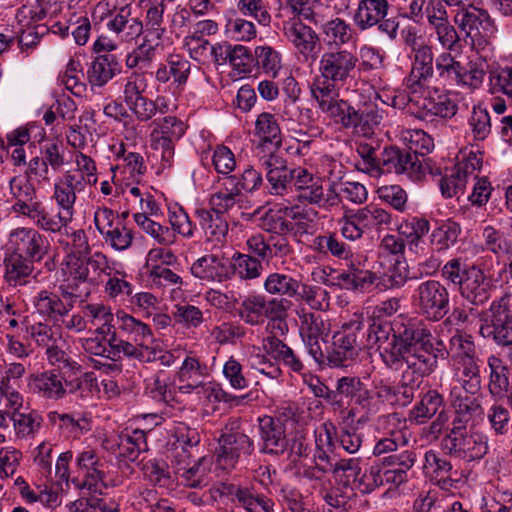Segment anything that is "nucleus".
Returning a JSON list of instances; mask_svg holds the SVG:
<instances>
[{"mask_svg": "<svg viewBox=\"0 0 512 512\" xmlns=\"http://www.w3.org/2000/svg\"><path fill=\"white\" fill-rule=\"evenodd\" d=\"M384 364L392 370H403L401 382L394 387L395 404L408 405L415 396L423 377L430 375L437 367V355L433 349L420 350L418 353L406 352L401 348L385 351Z\"/></svg>", "mask_w": 512, "mask_h": 512, "instance_id": "1", "label": "nucleus"}, {"mask_svg": "<svg viewBox=\"0 0 512 512\" xmlns=\"http://www.w3.org/2000/svg\"><path fill=\"white\" fill-rule=\"evenodd\" d=\"M367 338L369 343L378 345L382 360L386 350L401 348V351L418 353L420 350L434 348L430 329L423 321L416 319L396 323L395 327L389 322L373 320Z\"/></svg>", "mask_w": 512, "mask_h": 512, "instance_id": "2", "label": "nucleus"}, {"mask_svg": "<svg viewBox=\"0 0 512 512\" xmlns=\"http://www.w3.org/2000/svg\"><path fill=\"white\" fill-rule=\"evenodd\" d=\"M116 319L120 336L113 332L108 339L112 359L123 354L140 361L155 360L157 347L152 345L155 339L149 325L124 311H118Z\"/></svg>", "mask_w": 512, "mask_h": 512, "instance_id": "3", "label": "nucleus"}, {"mask_svg": "<svg viewBox=\"0 0 512 512\" xmlns=\"http://www.w3.org/2000/svg\"><path fill=\"white\" fill-rule=\"evenodd\" d=\"M442 277L458 287L460 296L474 306H483L496 289L493 281L477 265L453 258L442 268Z\"/></svg>", "mask_w": 512, "mask_h": 512, "instance_id": "4", "label": "nucleus"}, {"mask_svg": "<svg viewBox=\"0 0 512 512\" xmlns=\"http://www.w3.org/2000/svg\"><path fill=\"white\" fill-rule=\"evenodd\" d=\"M86 189L80 173L66 171L53 185L52 200L57 207V214L52 215L43 205L41 230L60 233L73 220L77 194Z\"/></svg>", "mask_w": 512, "mask_h": 512, "instance_id": "5", "label": "nucleus"}, {"mask_svg": "<svg viewBox=\"0 0 512 512\" xmlns=\"http://www.w3.org/2000/svg\"><path fill=\"white\" fill-rule=\"evenodd\" d=\"M238 418L229 419L221 430L219 447L215 452V464L223 471L234 469L254 451V441L241 429Z\"/></svg>", "mask_w": 512, "mask_h": 512, "instance_id": "6", "label": "nucleus"}, {"mask_svg": "<svg viewBox=\"0 0 512 512\" xmlns=\"http://www.w3.org/2000/svg\"><path fill=\"white\" fill-rule=\"evenodd\" d=\"M480 335L498 347L512 346V294H504L480 313Z\"/></svg>", "mask_w": 512, "mask_h": 512, "instance_id": "7", "label": "nucleus"}, {"mask_svg": "<svg viewBox=\"0 0 512 512\" xmlns=\"http://www.w3.org/2000/svg\"><path fill=\"white\" fill-rule=\"evenodd\" d=\"M295 191V198L298 202L309 204L325 211H329L341 203L337 181H331L325 187L322 178L304 167L297 173Z\"/></svg>", "mask_w": 512, "mask_h": 512, "instance_id": "8", "label": "nucleus"}, {"mask_svg": "<svg viewBox=\"0 0 512 512\" xmlns=\"http://www.w3.org/2000/svg\"><path fill=\"white\" fill-rule=\"evenodd\" d=\"M413 305L425 318L439 321L449 312L450 294L437 280L421 282L413 294Z\"/></svg>", "mask_w": 512, "mask_h": 512, "instance_id": "9", "label": "nucleus"}, {"mask_svg": "<svg viewBox=\"0 0 512 512\" xmlns=\"http://www.w3.org/2000/svg\"><path fill=\"white\" fill-rule=\"evenodd\" d=\"M283 35L303 62H315L321 53L319 34L300 18H291L283 23Z\"/></svg>", "mask_w": 512, "mask_h": 512, "instance_id": "10", "label": "nucleus"}, {"mask_svg": "<svg viewBox=\"0 0 512 512\" xmlns=\"http://www.w3.org/2000/svg\"><path fill=\"white\" fill-rule=\"evenodd\" d=\"M258 160L266 171L270 194L285 196L295 189L297 173L302 167L289 168L287 161L276 151L258 155Z\"/></svg>", "mask_w": 512, "mask_h": 512, "instance_id": "11", "label": "nucleus"}, {"mask_svg": "<svg viewBox=\"0 0 512 512\" xmlns=\"http://www.w3.org/2000/svg\"><path fill=\"white\" fill-rule=\"evenodd\" d=\"M357 63L358 57L355 52L334 47L320 54L318 71L322 78L343 85L353 79Z\"/></svg>", "mask_w": 512, "mask_h": 512, "instance_id": "12", "label": "nucleus"}, {"mask_svg": "<svg viewBox=\"0 0 512 512\" xmlns=\"http://www.w3.org/2000/svg\"><path fill=\"white\" fill-rule=\"evenodd\" d=\"M441 448L445 454L464 461L482 459L488 452V438L476 431H465L445 434L441 440Z\"/></svg>", "mask_w": 512, "mask_h": 512, "instance_id": "13", "label": "nucleus"}, {"mask_svg": "<svg viewBox=\"0 0 512 512\" xmlns=\"http://www.w3.org/2000/svg\"><path fill=\"white\" fill-rule=\"evenodd\" d=\"M363 327L359 317L344 324L342 330L333 335V342L325 360L330 367H346L358 354L357 332Z\"/></svg>", "mask_w": 512, "mask_h": 512, "instance_id": "14", "label": "nucleus"}, {"mask_svg": "<svg viewBox=\"0 0 512 512\" xmlns=\"http://www.w3.org/2000/svg\"><path fill=\"white\" fill-rule=\"evenodd\" d=\"M10 191L15 198L12 211L29 218L39 229L43 216V203L38 200L36 189L27 177L16 176L10 180Z\"/></svg>", "mask_w": 512, "mask_h": 512, "instance_id": "15", "label": "nucleus"}, {"mask_svg": "<svg viewBox=\"0 0 512 512\" xmlns=\"http://www.w3.org/2000/svg\"><path fill=\"white\" fill-rule=\"evenodd\" d=\"M454 22L473 44L486 42L495 32L489 13L475 5L467 9H459L454 16Z\"/></svg>", "mask_w": 512, "mask_h": 512, "instance_id": "16", "label": "nucleus"}, {"mask_svg": "<svg viewBox=\"0 0 512 512\" xmlns=\"http://www.w3.org/2000/svg\"><path fill=\"white\" fill-rule=\"evenodd\" d=\"M297 314L299 317V334L309 355L316 363L323 364L325 356L320 346V340H324L328 336V325L318 313L300 309Z\"/></svg>", "mask_w": 512, "mask_h": 512, "instance_id": "17", "label": "nucleus"}, {"mask_svg": "<svg viewBox=\"0 0 512 512\" xmlns=\"http://www.w3.org/2000/svg\"><path fill=\"white\" fill-rule=\"evenodd\" d=\"M380 162L384 172L405 174L413 181H419L425 175L423 160L410 151L386 148L382 152Z\"/></svg>", "mask_w": 512, "mask_h": 512, "instance_id": "18", "label": "nucleus"}, {"mask_svg": "<svg viewBox=\"0 0 512 512\" xmlns=\"http://www.w3.org/2000/svg\"><path fill=\"white\" fill-rule=\"evenodd\" d=\"M285 314L283 300H266L263 295L253 294L247 296L239 309L240 318L247 324L259 325L266 318L280 319Z\"/></svg>", "mask_w": 512, "mask_h": 512, "instance_id": "19", "label": "nucleus"}, {"mask_svg": "<svg viewBox=\"0 0 512 512\" xmlns=\"http://www.w3.org/2000/svg\"><path fill=\"white\" fill-rule=\"evenodd\" d=\"M346 266L347 269L337 275V280L346 289L363 291L381 279L378 272L369 269L368 260L363 255L351 256Z\"/></svg>", "mask_w": 512, "mask_h": 512, "instance_id": "20", "label": "nucleus"}, {"mask_svg": "<svg viewBox=\"0 0 512 512\" xmlns=\"http://www.w3.org/2000/svg\"><path fill=\"white\" fill-rule=\"evenodd\" d=\"M220 493L229 497L233 504L246 512H275L273 500L257 493L252 488L234 484H223Z\"/></svg>", "mask_w": 512, "mask_h": 512, "instance_id": "21", "label": "nucleus"}, {"mask_svg": "<svg viewBox=\"0 0 512 512\" xmlns=\"http://www.w3.org/2000/svg\"><path fill=\"white\" fill-rule=\"evenodd\" d=\"M192 275L206 282H223L233 275L231 261L220 254H206L198 258L190 267Z\"/></svg>", "mask_w": 512, "mask_h": 512, "instance_id": "22", "label": "nucleus"}, {"mask_svg": "<svg viewBox=\"0 0 512 512\" xmlns=\"http://www.w3.org/2000/svg\"><path fill=\"white\" fill-rule=\"evenodd\" d=\"M417 117L423 121H433L435 117L450 119L456 115L458 105L449 93L435 91L417 101Z\"/></svg>", "mask_w": 512, "mask_h": 512, "instance_id": "23", "label": "nucleus"}, {"mask_svg": "<svg viewBox=\"0 0 512 512\" xmlns=\"http://www.w3.org/2000/svg\"><path fill=\"white\" fill-rule=\"evenodd\" d=\"M434 53L432 47L429 49H418V53L411 56V69L404 80L407 90L412 94H422L425 91L427 82L433 76Z\"/></svg>", "mask_w": 512, "mask_h": 512, "instance_id": "24", "label": "nucleus"}, {"mask_svg": "<svg viewBox=\"0 0 512 512\" xmlns=\"http://www.w3.org/2000/svg\"><path fill=\"white\" fill-rule=\"evenodd\" d=\"M286 428L279 417L265 416L259 420V434L262 441L261 452L280 455L288 449Z\"/></svg>", "mask_w": 512, "mask_h": 512, "instance_id": "25", "label": "nucleus"}, {"mask_svg": "<svg viewBox=\"0 0 512 512\" xmlns=\"http://www.w3.org/2000/svg\"><path fill=\"white\" fill-rule=\"evenodd\" d=\"M11 237L15 239L18 250L32 262L42 260L48 253V239L34 228H17L11 233Z\"/></svg>", "mask_w": 512, "mask_h": 512, "instance_id": "26", "label": "nucleus"}, {"mask_svg": "<svg viewBox=\"0 0 512 512\" xmlns=\"http://www.w3.org/2000/svg\"><path fill=\"white\" fill-rule=\"evenodd\" d=\"M208 376V367L205 363L189 353L182 362L176 378L177 389L184 394L194 393Z\"/></svg>", "mask_w": 512, "mask_h": 512, "instance_id": "27", "label": "nucleus"}, {"mask_svg": "<svg viewBox=\"0 0 512 512\" xmlns=\"http://www.w3.org/2000/svg\"><path fill=\"white\" fill-rule=\"evenodd\" d=\"M28 386L34 394L47 400H60L67 394L64 377L56 370L31 375Z\"/></svg>", "mask_w": 512, "mask_h": 512, "instance_id": "28", "label": "nucleus"}, {"mask_svg": "<svg viewBox=\"0 0 512 512\" xmlns=\"http://www.w3.org/2000/svg\"><path fill=\"white\" fill-rule=\"evenodd\" d=\"M488 372V392L495 400L505 397L510 387V368L504 359L496 353L486 358Z\"/></svg>", "mask_w": 512, "mask_h": 512, "instance_id": "29", "label": "nucleus"}, {"mask_svg": "<svg viewBox=\"0 0 512 512\" xmlns=\"http://www.w3.org/2000/svg\"><path fill=\"white\" fill-rule=\"evenodd\" d=\"M254 133L261 140L257 146V156L271 151L270 146L277 149L281 145V128L276 116L272 113L262 112L257 116Z\"/></svg>", "mask_w": 512, "mask_h": 512, "instance_id": "30", "label": "nucleus"}, {"mask_svg": "<svg viewBox=\"0 0 512 512\" xmlns=\"http://www.w3.org/2000/svg\"><path fill=\"white\" fill-rule=\"evenodd\" d=\"M76 464L79 469L86 472L85 480L80 487L97 491L98 483L105 481L107 463L99 457L95 450L85 449L77 456Z\"/></svg>", "mask_w": 512, "mask_h": 512, "instance_id": "31", "label": "nucleus"}, {"mask_svg": "<svg viewBox=\"0 0 512 512\" xmlns=\"http://www.w3.org/2000/svg\"><path fill=\"white\" fill-rule=\"evenodd\" d=\"M446 15L448 12L442 0H413L407 13H404V18L416 24L426 21L432 27Z\"/></svg>", "mask_w": 512, "mask_h": 512, "instance_id": "32", "label": "nucleus"}, {"mask_svg": "<svg viewBox=\"0 0 512 512\" xmlns=\"http://www.w3.org/2000/svg\"><path fill=\"white\" fill-rule=\"evenodd\" d=\"M106 26L123 42H131L141 36L143 32L142 21L138 17L132 16L131 10L112 12Z\"/></svg>", "mask_w": 512, "mask_h": 512, "instance_id": "33", "label": "nucleus"}, {"mask_svg": "<svg viewBox=\"0 0 512 512\" xmlns=\"http://www.w3.org/2000/svg\"><path fill=\"white\" fill-rule=\"evenodd\" d=\"M121 68L118 59L112 54L97 56L87 70V80L92 88H101L112 80Z\"/></svg>", "mask_w": 512, "mask_h": 512, "instance_id": "34", "label": "nucleus"}, {"mask_svg": "<svg viewBox=\"0 0 512 512\" xmlns=\"http://www.w3.org/2000/svg\"><path fill=\"white\" fill-rule=\"evenodd\" d=\"M35 311L42 317L52 321H59L68 315L71 305H64L59 295L43 289L32 300Z\"/></svg>", "mask_w": 512, "mask_h": 512, "instance_id": "35", "label": "nucleus"}, {"mask_svg": "<svg viewBox=\"0 0 512 512\" xmlns=\"http://www.w3.org/2000/svg\"><path fill=\"white\" fill-rule=\"evenodd\" d=\"M387 0H360L353 20L359 30L364 31L376 26L387 16Z\"/></svg>", "mask_w": 512, "mask_h": 512, "instance_id": "36", "label": "nucleus"}, {"mask_svg": "<svg viewBox=\"0 0 512 512\" xmlns=\"http://www.w3.org/2000/svg\"><path fill=\"white\" fill-rule=\"evenodd\" d=\"M320 31L327 49L343 48L354 37V29L344 19L336 17L320 24Z\"/></svg>", "mask_w": 512, "mask_h": 512, "instance_id": "37", "label": "nucleus"}, {"mask_svg": "<svg viewBox=\"0 0 512 512\" xmlns=\"http://www.w3.org/2000/svg\"><path fill=\"white\" fill-rule=\"evenodd\" d=\"M33 262L22 253L12 252L4 258V279L10 286H23L28 284L29 276L33 271Z\"/></svg>", "mask_w": 512, "mask_h": 512, "instance_id": "38", "label": "nucleus"}, {"mask_svg": "<svg viewBox=\"0 0 512 512\" xmlns=\"http://www.w3.org/2000/svg\"><path fill=\"white\" fill-rule=\"evenodd\" d=\"M196 214L207 241L222 244L228 234V222L224 216L209 209H198Z\"/></svg>", "mask_w": 512, "mask_h": 512, "instance_id": "39", "label": "nucleus"}, {"mask_svg": "<svg viewBox=\"0 0 512 512\" xmlns=\"http://www.w3.org/2000/svg\"><path fill=\"white\" fill-rule=\"evenodd\" d=\"M243 198L242 193L235 186H230L226 178L223 188L210 196L209 210L223 216L225 213L242 209Z\"/></svg>", "mask_w": 512, "mask_h": 512, "instance_id": "40", "label": "nucleus"}, {"mask_svg": "<svg viewBox=\"0 0 512 512\" xmlns=\"http://www.w3.org/2000/svg\"><path fill=\"white\" fill-rule=\"evenodd\" d=\"M341 485L333 486L331 481L320 487L321 499L330 507L338 510V512H350L356 501V494L353 490Z\"/></svg>", "mask_w": 512, "mask_h": 512, "instance_id": "41", "label": "nucleus"}, {"mask_svg": "<svg viewBox=\"0 0 512 512\" xmlns=\"http://www.w3.org/2000/svg\"><path fill=\"white\" fill-rule=\"evenodd\" d=\"M480 364L481 360L479 357L457 363L458 373L456 375L460 384L459 388L470 394H476L480 391L482 386Z\"/></svg>", "mask_w": 512, "mask_h": 512, "instance_id": "42", "label": "nucleus"}, {"mask_svg": "<svg viewBox=\"0 0 512 512\" xmlns=\"http://www.w3.org/2000/svg\"><path fill=\"white\" fill-rule=\"evenodd\" d=\"M361 459L359 457L341 458L332 467L335 482L350 490L356 489L360 472Z\"/></svg>", "mask_w": 512, "mask_h": 512, "instance_id": "43", "label": "nucleus"}, {"mask_svg": "<svg viewBox=\"0 0 512 512\" xmlns=\"http://www.w3.org/2000/svg\"><path fill=\"white\" fill-rule=\"evenodd\" d=\"M462 64L451 51L445 50L435 58V70L438 78L448 85H457L461 81Z\"/></svg>", "mask_w": 512, "mask_h": 512, "instance_id": "44", "label": "nucleus"}, {"mask_svg": "<svg viewBox=\"0 0 512 512\" xmlns=\"http://www.w3.org/2000/svg\"><path fill=\"white\" fill-rule=\"evenodd\" d=\"M264 289L271 295L294 297L298 294L300 282L284 273H270L264 281Z\"/></svg>", "mask_w": 512, "mask_h": 512, "instance_id": "45", "label": "nucleus"}, {"mask_svg": "<svg viewBox=\"0 0 512 512\" xmlns=\"http://www.w3.org/2000/svg\"><path fill=\"white\" fill-rule=\"evenodd\" d=\"M136 224L158 244L170 246L176 242V236L167 226L150 219L145 213L134 214Z\"/></svg>", "mask_w": 512, "mask_h": 512, "instance_id": "46", "label": "nucleus"}, {"mask_svg": "<svg viewBox=\"0 0 512 512\" xmlns=\"http://www.w3.org/2000/svg\"><path fill=\"white\" fill-rule=\"evenodd\" d=\"M320 110L346 128L357 127V110L347 101L335 98L323 105Z\"/></svg>", "mask_w": 512, "mask_h": 512, "instance_id": "47", "label": "nucleus"}, {"mask_svg": "<svg viewBox=\"0 0 512 512\" xmlns=\"http://www.w3.org/2000/svg\"><path fill=\"white\" fill-rule=\"evenodd\" d=\"M120 454L130 461H135L140 453L147 451L146 433L135 429L123 432L120 436Z\"/></svg>", "mask_w": 512, "mask_h": 512, "instance_id": "48", "label": "nucleus"}, {"mask_svg": "<svg viewBox=\"0 0 512 512\" xmlns=\"http://www.w3.org/2000/svg\"><path fill=\"white\" fill-rule=\"evenodd\" d=\"M357 215L360 219V224L365 232L372 230H380L388 226L392 217L391 214L376 205H366L362 208L356 209Z\"/></svg>", "mask_w": 512, "mask_h": 512, "instance_id": "49", "label": "nucleus"}, {"mask_svg": "<svg viewBox=\"0 0 512 512\" xmlns=\"http://www.w3.org/2000/svg\"><path fill=\"white\" fill-rule=\"evenodd\" d=\"M442 405V395L436 390H429L411 410V417L417 424H423L436 415Z\"/></svg>", "mask_w": 512, "mask_h": 512, "instance_id": "50", "label": "nucleus"}, {"mask_svg": "<svg viewBox=\"0 0 512 512\" xmlns=\"http://www.w3.org/2000/svg\"><path fill=\"white\" fill-rule=\"evenodd\" d=\"M263 262L250 254L235 253L232 258L231 266L233 274H237L240 279L252 280L259 278L263 271Z\"/></svg>", "mask_w": 512, "mask_h": 512, "instance_id": "51", "label": "nucleus"}, {"mask_svg": "<svg viewBox=\"0 0 512 512\" xmlns=\"http://www.w3.org/2000/svg\"><path fill=\"white\" fill-rule=\"evenodd\" d=\"M474 395L462 390L458 386L453 387L450 391L449 399L454 413L462 414L464 417L467 416L472 419L475 414L480 412L481 405Z\"/></svg>", "mask_w": 512, "mask_h": 512, "instance_id": "52", "label": "nucleus"}, {"mask_svg": "<svg viewBox=\"0 0 512 512\" xmlns=\"http://www.w3.org/2000/svg\"><path fill=\"white\" fill-rule=\"evenodd\" d=\"M15 435L18 438L33 437L40 429L42 417L34 411L13 412L11 415Z\"/></svg>", "mask_w": 512, "mask_h": 512, "instance_id": "53", "label": "nucleus"}, {"mask_svg": "<svg viewBox=\"0 0 512 512\" xmlns=\"http://www.w3.org/2000/svg\"><path fill=\"white\" fill-rule=\"evenodd\" d=\"M254 56L258 68L273 78L277 77L282 68V57L277 50L268 45L257 46Z\"/></svg>", "mask_w": 512, "mask_h": 512, "instance_id": "54", "label": "nucleus"}, {"mask_svg": "<svg viewBox=\"0 0 512 512\" xmlns=\"http://www.w3.org/2000/svg\"><path fill=\"white\" fill-rule=\"evenodd\" d=\"M460 232L459 224L447 221L432 231L430 236L431 244L437 251H445L457 242Z\"/></svg>", "mask_w": 512, "mask_h": 512, "instance_id": "55", "label": "nucleus"}, {"mask_svg": "<svg viewBox=\"0 0 512 512\" xmlns=\"http://www.w3.org/2000/svg\"><path fill=\"white\" fill-rule=\"evenodd\" d=\"M489 81L494 93H502L512 106V62L490 71Z\"/></svg>", "mask_w": 512, "mask_h": 512, "instance_id": "56", "label": "nucleus"}, {"mask_svg": "<svg viewBox=\"0 0 512 512\" xmlns=\"http://www.w3.org/2000/svg\"><path fill=\"white\" fill-rule=\"evenodd\" d=\"M424 467L435 474L438 483L441 484L442 487H445L447 483L452 480L453 474H457L456 471L453 472L451 462L440 457L433 450H429L425 453Z\"/></svg>", "mask_w": 512, "mask_h": 512, "instance_id": "57", "label": "nucleus"}, {"mask_svg": "<svg viewBox=\"0 0 512 512\" xmlns=\"http://www.w3.org/2000/svg\"><path fill=\"white\" fill-rule=\"evenodd\" d=\"M174 143L175 141L169 138H164L158 134H151L152 157L156 161H160V168L162 170L172 166L175 154Z\"/></svg>", "mask_w": 512, "mask_h": 512, "instance_id": "58", "label": "nucleus"}, {"mask_svg": "<svg viewBox=\"0 0 512 512\" xmlns=\"http://www.w3.org/2000/svg\"><path fill=\"white\" fill-rule=\"evenodd\" d=\"M160 101V98H157V100L153 101L143 96L127 107L137 118V120L146 122L151 120L158 111L160 113H165L167 111V105L160 103Z\"/></svg>", "mask_w": 512, "mask_h": 512, "instance_id": "59", "label": "nucleus"}, {"mask_svg": "<svg viewBox=\"0 0 512 512\" xmlns=\"http://www.w3.org/2000/svg\"><path fill=\"white\" fill-rule=\"evenodd\" d=\"M168 220L171 225V231L184 238L190 239L194 236L195 224L190 220L187 212L180 206H174L169 209Z\"/></svg>", "mask_w": 512, "mask_h": 512, "instance_id": "60", "label": "nucleus"}, {"mask_svg": "<svg viewBox=\"0 0 512 512\" xmlns=\"http://www.w3.org/2000/svg\"><path fill=\"white\" fill-rule=\"evenodd\" d=\"M269 351L274 358L282 361L292 371L300 373L304 369V365L294 351L281 340L272 338L269 341Z\"/></svg>", "mask_w": 512, "mask_h": 512, "instance_id": "61", "label": "nucleus"}, {"mask_svg": "<svg viewBox=\"0 0 512 512\" xmlns=\"http://www.w3.org/2000/svg\"><path fill=\"white\" fill-rule=\"evenodd\" d=\"M403 139L411 153L422 157L434 149V141L430 135L421 129L408 130L403 133Z\"/></svg>", "mask_w": 512, "mask_h": 512, "instance_id": "62", "label": "nucleus"}, {"mask_svg": "<svg viewBox=\"0 0 512 512\" xmlns=\"http://www.w3.org/2000/svg\"><path fill=\"white\" fill-rule=\"evenodd\" d=\"M30 338L43 348L51 347L55 342H61V334L50 325L42 322L32 324L26 328Z\"/></svg>", "mask_w": 512, "mask_h": 512, "instance_id": "63", "label": "nucleus"}, {"mask_svg": "<svg viewBox=\"0 0 512 512\" xmlns=\"http://www.w3.org/2000/svg\"><path fill=\"white\" fill-rule=\"evenodd\" d=\"M152 126L154 128L151 134H158L172 141H177L185 132L183 122L174 116L155 119Z\"/></svg>", "mask_w": 512, "mask_h": 512, "instance_id": "64", "label": "nucleus"}]
</instances>
